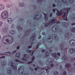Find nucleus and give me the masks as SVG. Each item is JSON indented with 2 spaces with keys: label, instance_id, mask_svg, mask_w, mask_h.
<instances>
[{
  "label": "nucleus",
  "instance_id": "1",
  "mask_svg": "<svg viewBox=\"0 0 75 75\" xmlns=\"http://www.w3.org/2000/svg\"><path fill=\"white\" fill-rule=\"evenodd\" d=\"M53 63H54V59L52 58L49 59L47 62L46 64L47 66H50V67H47L46 68L45 67H44L41 69H44L47 72V71H48L50 68H51V67L52 68V67H53L54 66Z\"/></svg>",
  "mask_w": 75,
  "mask_h": 75
},
{
  "label": "nucleus",
  "instance_id": "2",
  "mask_svg": "<svg viewBox=\"0 0 75 75\" xmlns=\"http://www.w3.org/2000/svg\"><path fill=\"white\" fill-rule=\"evenodd\" d=\"M13 41V38L10 35H8L4 37L2 39V41L3 43L5 44H7V42L8 44L11 43Z\"/></svg>",
  "mask_w": 75,
  "mask_h": 75
},
{
  "label": "nucleus",
  "instance_id": "3",
  "mask_svg": "<svg viewBox=\"0 0 75 75\" xmlns=\"http://www.w3.org/2000/svg\"><path fill=\"white\" fill-rule=\"evenodd\" d=\"M9 65L11 66V68H9L8 70V74H11V69H14L15 71H16L17 69V66L16 64H14L12 62H11L9 64Z\"/></svg>",
  "mask_w": 75,
  "mask_h": 75
},
{
  "label": "nucleus",
  "instance_id": "4",
  "mask_svg": "<svg viewBox=\"0 0 75 75\" xmlns=\"http://www.w3.org/2000/svg\"><path fill=\"white\" fill-rule=\"evenodd\" d=\"M71 9V7L67 8H65L64 10L66 11V12H65L63 15L62 16V17L64 20H67V16H68V11Z\"/></svg>",
  "mask_w": 75,
  "mask_h": 75
},
{
  "label": "nucleus",
  "instance_id": "5",
  "mask_svg": "<svg viewBox=\"0 0 75 75\" xmlns=\"http://www.w3.org/2000/svg\"><path fill=\"white\" fill-rule=\"evenodd\" d=\"M53 39H54L56 41L58 40L59 39L58 38H57V35L55 34H53L52 35V37H51V35L49 37L48 40L50 41L49 42H52Z\"/></svg>",
  "mask_w": 75,
  "mask_h": 75
},
{
  "label": "nucleus",
  "instance_id": "6",
  "mask_svg": "<svg viewBox=\"0 0 75 75\" xmlns=\"http://www.w3.org/2000/svg\"><path fill=\"white\" fill-rule=\"evenodd\" d=\"M1 17L3 19H6L8 17V12L4 11L2 12L1 15Z\"/></svg>",
  "mask_w": 75,
  "mask_h": 75
},
{
  "label": "nucleus",
  "instance_id": "7",
  "mask_svg": "<svg viewBox=\"0 0 75 75\" xmlns=\"http://www.w3.org/2000/svg\"><path fill=\"white\" fill-rule=\"evenodd\" d=\"M53 11L54 13H55V11L57 10V15L58 16H61L62 14V11H59L57 9H53Z\"/></svg>",
  "mask_w": 75,
  "mask_h": 75
},
{
  "label": "nucleus",
  "instance_id": "8",
  "mask_svg": "<svg viewBox=\"0 0 75 75\" xmlns=\"http://www.w3.org/2000/svg\"><path fill=\"white\" fill-rule=\"evenodd\" d=\"M52 55L53 57H54L55 58H58V55L59 57L61 54L59 53H58L57 54V53H52Z\"/></svg>",
  "mask_w": 75,
  "mask_h": 75
},
{
  "label": "nucleus",
  "instance_id": "9",
  "mask_svg": "<svg viewBox=\"0 0 75 75\" xmlns=\"http://www.w3.org/2000/svg\"><path fill=\"white\" fill-rule=\"evenodd\" d=\"M55 21V19H52L49 23H45V26H46V27H47V26H49L50 25H52V24H53V22H54Z\"/></svg>",
  "mask_w": 75,
  "mask_h": 75
},
{
  "label": "nucleus",
  "instance_id": "10",
  "mask_svg": "<svg viewBox=\"0 0 75 75\" xmlns=\"http://www.w3.org/2000/svg\"><path fill=\"white\" fill-rule=\"evenodd\" d=\"M69 44L71 45H75V40H71L69 41Z\"/></svg>",
  "mask_w": 75,
  "mask_h": 75
},
{
  "label": "nucleus",
  "instance_id": "11",
  "mask_svg": "<svg viewBox=\"0 0 75 75\" xmlns=\"http://www.w3.org/2000/svg\"><path fill=\"white\" fill-rule=\"evenodd\" d=\"M7 21L8 23L10 24L13 23V20L11 18H8L7 20Z\"/></svg>",
  "mask_w": 75,
  "mask_h": 75
},
{
  "label": "nucleus",
  "instance_id": "12",
  "mask_svg": "<svg viewBox=\"0 0 75 75\" xmlns=\"http://www.w3.org/2000/svg\"><path fill=\"white\" fill-rule=\"evenodd\" d=\"M35 34L34 33L33 35L31 37V38L30 40V41L31 42L32 41H34V40L35 39Z\"/></svg>",
  "mask_w": 75,
  "mask_h": 75
},
{
  "label": "nucleus",
  "instance_id": "13",
  "mask_svg": "<svg viewBox=\"0 0 75 75\" xmlns=\"http://www.w3.org/2000/svg\"><path fill=\"white\" fill-rule=\"evenodd\" d=\"M69 51L70 53H72V52H75V48H70L69 50Z\"/></svg>",
  "mask_w": 75,
  "mask_h": 75
},
{
  "label": "nucleus",
  "instance_id": "14",
  "mask_svg": "<svg viewBox=\"0 0 75 75\" xmlns=\"http://www.w3.org/2000/svg\"><path fill=\"white\" fill-rule=\"evenodd\" d=\"M7 30H8V29H7V28L6 27L3 28H2V31L3 33H4L7 32Z\"/></svg>",
  "mask_w": 75,
  "mask_h": 75
},
{
  "label": "nucleus",
  "instance_id": "15",
  "mask_svg": "<svg viewBox=\"0 0 75 75\" xmlns=\"http://www.w3.org/2000/svg\"><path fill=\"white\" fill-rule=\"evenodd\" d=\"M4 9V6L2 4H0V10H3Z\"/></svg>",
  "mask_w": 75,
  "mask_h": 75
},
{
  "label": "nucleus",
  "instance_id": "16",
  "mask_svg": "<svg viewBox=\"0 0 75 75\" xmlns=\"http://www.w3.org/2000/svg\"><path fill=\"white\" fill-rule=\"evenodd\" d=\"M71 67V65L69 63H67L65 65V67L67 68H70Z\"/></svg>",
  "mask_w": 75,
  "mask_h": 75
},
{
  "label": "nucleus",
  "instance_id": "17",
  "mask_svg": "<svg viewBox=\"0 0 75 75\" xmlns=\"http://www.w3.org/2000/svg\"><path fill=\"white\" fill-rule=\"evenodd\" d=\"M52 30H53L54 32H56L57 31V28L55 27V26H53L52 28Z\"/></svg>",
  "mask_w": 75,
  "mask_h": 75
},
{
  "label": "nucleus",
  "instance_id": "18",
  "mask_svg": "<svg viewBox=\"0 0 75 75\" xmlns=\"http://www.w3.org/2000/svg\"><path fill=\"white\" fill-rule=\"evenodd\" d=\"M19 6L21 7H24V3L23 2H20L19 4Z\"/></svg>",
  "mask_w": 75,
  "mask_h": 75
},
{
  "label": "nucleus",
  "instance_id": "19",
  "mask_svg": "<svg viewBox=\"0 0 75 75\" xmlns=\"http://www.w3.org/2000/svg\"><path fill=\"white\" fill-rule=\"evenodd\" d=\"M16 57H17L18 59V58H20V53H18L16 54Z\"/></svg>",
  "mask_w": 75,
  "mask_h": 75
},
{
  "label": "nucleus",
  "instance_id": "20",
  "mask_svg": "<svg viewBox=\"0 0 75 75\" xmlns=\"http://www.w3.org/2000/svg\"><path fill=\"white\" fill-rule=\"evenodd\" d=\"M43 14L45 16V20L46 21H47L48 20V18L47 17V14H46L45 13H44Z\"/></svg>",
  "mask_w": 75,
  "mask_h": 75
},
{
  "label": "nucleus",
  "instance_id": "21",
  "mask_svg": "<svg viewBox=\"0 0 75 75\" xmlns=\"http://www.w3.org/2000/svg\"><path fill=\"white\" fill-rule=\"evenodd\" d=\"M62 59H63L64 61H67L68 60V58L65 56H64L62 57Z\"/></svg>",
  "mask_w": 75,
  "mask_h": 75
},
{
  "label": "nucleus",
  "instance_id": "22",
  "mask_svg": "<svg viewBox=\"0 0 75 75\" xmlns=\"http://www.w3.org/2000/svg\"><path fill=\"white\" fill-rule=\"evenodd\" d=\"M63 26H66V27H68V23H67L64 22L63 23Z\"/></svg>",
  "mask_w": 75,
  "mask_h": 75
},
{
  "label": "nucleus",
  "instance_id": "23",
  "mask_svg": "<svg viewBox=\"0 0 75 75\" xmlns=\"http://www.w3.org/2000/svg\"><path fill=\"white\" fill-rule=\"evenodd\" d=\"M15 61H16V62H18V63H21V64H24V62L22 61H19L18 60H17V59L15 60Z\"/></svg>",
  "mask_w": 75,
  "mask_h": 75
},
{
  "label": "nucleus",
  "instance_id": "24",
  "mask_svg": "<svg viewBox=\"0 0 75 75\" xmlns=\"http://www.w3.org/2000/svg\"><path fill=\"white\" fill-rule=\"evenodd\" d=\"M50 55V53L48 52H47L46 53V54L45 55V57L46 58H47V57H48V56Z\"/></svg>",
  "mask_w": 75,
  "mask_h": 75
},
{
  "label": "nucleus",
  "instance_id": "25",
  "mask_svg": "<svg viewBox=\"0 0 75 75\" xmlns=\"http://www.w3.org/2000/svg\"><path fill=\"white\" fill-rule=\"evenodd\" d=\"M71 31L72 32H75V28L73 27L71 29Z\"/></svg>",
  "mask_w": 75,
  "mask_h": 75
},
{
  "label": "nucleus",
  "instance_id": "26",
  "mask_svg": "<svg viewBox=\"0 0 75 75\" xmlns=\"http://www.w3.org/2000/svg\"><path fill=\"white\" fill-rule=\"evenodd\" d=\"M62 3H63V4H67V1H66V0H63L62 1Z\"/></svg>",
  "mask_w": 75,
  "mask_h": 75
},
{
  "label": "nucleus",
  "instance_id": "27",
  "mask_svg": "<svg viewBox=\"0 0 75 75\" xmlns=\"http://www.w3.org/2000/svg\"><path fill=\"white\" fill-rule=\"evenodd\" d=\"M69 35V34L67 33L65 35L66 38H68V37Z\"/></svg>",
  "mask_w": 75,
  "mask_h": 75
},
{
  "label": "nucleus",
  "instance_id": "28",
  "mask_svg": "<svg viewBox=\"0 0 75 75\" xmlns=\"http://www.w3.org/2000/svg\"><path fill=\"white\" fill-rule=\"evenodd\" d=\"M17 28L18 30H23V28H21L20 26H18L17 27Z\"/></svg>",
  "mask_w": 75,
  "mask_h": 75
},
{
  "label": "nucleus",
  "instance_id": "29",
  "mask_svg": "<svg viewBox=\"0 0 75 75\" xmlns=\"http://www.w3.org/2000/svg\"><path fill=\"white\" fill-rule=\"evenodd\" d=\"M54 75H59V73L57 71H55L54 73Z\"/></svg>",
  "mask_w": 75,
  "mask_h": 75
},
{
  "label": "nucleus",
  "instance_id": "30",
  "mask_svg": "<svg viewBox=\"0 0 75 75\" xmlns=\"http://www.w3.org/2000/svg\"><path fill=\"white\" fill-rule=\"evenodd\" d=\"M14 32L13 30H11L10 31V34H14Z\"/></svg>",
  "mask_w": 75,
  "mask_h": 75
},
{
  "label": "nucleus",
  "instance_id": "31",
  "mask_svg": "<svg viewBox=\"0 0 75 75\" xmlns=\"http://www.w3.org/2000/svg\"><path fill=\"white\" fill-rule=\"evenodd\" d=\"M6 7H8V8H9L11 7V5L9 4H6Z\"/></svg>",
  "mask_w": 75,
  "mask_h": 75
},
{
  "label": "nucleus",
  "instance_id": "32",
  "mask_svg": "<svg viewBox=\"0 0 75 75\" xmlns=\"http://www.w3.org/2000/svg\"><path fill=\"white\" fill-rule=\"evenodd\" d=\"M3 24V22L2 21L0 22V27H1L2 26V24Z\"/></svg>",
  "mask_w": 75,
  "mask_h": 75
},
{
  "label": "nucleus",
  "instance_id": "33",
  "mask_svg": "<svg viewBox=\"0 0 75 75\" xmlns=\"http://www.w3.org/2000/svg\"><path fill=\"white\" fill-rule=\"evenodd\" d=\"M34 59H35V57L34 56H33L32 58V61L33 62Z\"/></svg>",
  "mask_w": 75,
  "mask_h": 75
},
{
  "label": "nucleus",
  "instance_id": "34",
  "mask_svg": "<svg viewBox=\"0 0 75 75\" xmlns=\"http://www.w3.org/2000/svg\"><path fill=\"white\" fill-rule=\"evenodd\" d=\"M64 44H62L61 45V47H60L61 49H62L63 48V47H64Z\"/></svg>",
  "mask_w": 75,
  "mask_h": 75
},
{
  "label": "nucleus",
  "instance_id": "35",
  "mask_svg": "<svg viewBox=\"0 0 75 75\" xmlns=\"http://www.w3.org/2000/svg\"><path fill=\"white\" fill-rule=\"evenodd\" d=\"M26 52H28V53H31V50H28Z\"/></svg>",
  "mask_w": 75,
  "mask_h": 75
},
{
  "label": "nucleus",
  "instance_id": "36",
  "mask_svg": "<svg viewBox=\"0 0 75 75\" xmlns=\"http://www.w3.org/2000/svg\"><path fill=\"white\" fill-rule=\"evenodd\" d=\"M62 75H67V72L66 71H64Z\"/></svg>",
  "mask_w": 75,
  "mask_h": 75
},
{
  "label": "nucleus",
  "instance_id": "37",
  "mask_svg": "<svg viewBox=\"0 0 75 75\" xmlns=\"http://www.w3.org/2000/svg\"><path fill=\"white\" fill-rule=\"evenodd\" d=\"M22 59H23L24 61H27V59H25L24 58H22Z\"/></svg>",
  "mask_w": 75,
  "mask_h": 75
},
{
  "label": "nucleus",
  "instance_id": "38",
  "mask_svg": "<svg viewBox=\"0 0 75 75\" xmlns=\"http://www.w3.org/2000/svg\"><path fill=\"white\" fill-rule=\"evenodd\" d=\"M37 0V2L38 3H40V2H41V1H42V0Z\"/></svg>",
  "mask_w": 75,
  "mask_h": 75
},
{
  "label": "nucleus",
  "instance_id": "39",
  "mask_svg": "<svg viewBox=\"0 0 75 75\" xmlns=\"http://www.w3.org/2000/svg\"><path fill=\"white\" fill-rule=\"evenodd\" d=\"M70 3H72L74 2V0H70Z\"/></svg>",
  "mask_w": 75,
  "mask_h": 75
},
{
  "label": "nucleus",
  "instance_id": "40",
  "mask_svg": "<svg viewBox=\"0 0 75 75\" xmlns=\"http://www.w3.org/2000/svg\"><path fill=\"white\" fill-rule=\"evenodd\" d=\"M56 65L55 66H56L57 67V66H58V65H59V64L58 63V62H56Z\"/></svg>",
  "mask_w": 75,
  "mask_h": 75
},
{
  "label": "nucleus",
  "instance_id": "41",
  "mask_svg": "<svg viewBox=\"0 0 75 75\" xmlns=\"http://www.w3.org/2000/svg\"><path fill=\"white\" fill-rule=\"evenodd\" d=\"M14 24H12L11 26V28H12L14 27Z\"/></svg>",
  "mask_w": 75,
  "mask_h": 75
},
{
  "label": "nucleus",
  "instance_id": "42",
  "mask_svg": "<svg viewBox=\"0 0 75 75\" xmlns=\"http://www.w3.org/2000/svg\"><path fill=\"white\" fill-rule=\"evenodd\" d=\"M42 35H45V33L43 32L42 33Z\"/></svg>",
  "mask_w": 75,
  "mask_h": 75
},
{
  "label": "nucleus",
  "instance_id": "43",
  "mask_svg": "<svg viewBox=\"0 0 75 75\" xmlns=\"http://www.w3.org/2000/svg\"><path fill=\"white\" fill-rule=\"evenodd\" d=\"M38 16H36V15L35 16V18H34L35 20V19H36V18H37V17H38Z\"/></svg>",
  "mask_w": 75,
  "mask_h": 75
},
{
  "label": "nucleus",
  "instance_id": "44",
  "mask_svg": "<svg viewBox=\"0 0 75 75\" xmlns=\"http://www.w3.org/2000/svg\"><path fill=\"white\" fill-rule=\"evenodd\" d=\"M34 51H35V50H33V52L32 53V55H31V56H32V55H33V54H34Z\"/></svg>",
  "mask_w": 75,
  "mask_h": 75
},
{
  "label": "nucleus",
  "instance_id": "45",
  "mask_svg": "<svg viewBox=\"0 0 75 75\" xmlns=\"http://www.w3.org/2000/svg\"><path fill=\"white\" fill-rule=\"evenodd\" d=\"M4 58H5V56H2L0 58V59Z\"/></svg>",
  "mask_w": 75,
  "mask_h": 75
},
{
  "label": "nucleus",
  "instance_id": "46",
  "mask_svg": "<svg viewBox=\"0 0 75 75\" xmlns=\"http://www.w3.org/2000/svg\"><path fill=\"white\" fill-rule=\"evenodd\" d=\"M38 46H39V44L37 45V46H36V48L37 49L38 48Z\"/></svg>",
  "mask_w": 75,
  "mask_h": 75
},
{
  "label": "nucleus",
  "instance_id": "47",
  "mask_svg": "<svg viewBox=\"0 0 75 75\" xmlns=\"http://www.w3.org/2000/svg\"><path fill=\"white\" fill-rule=\"evenodd\" d=\"M60 22L59 21L57 22L56 24H60Z\"/></svg>",
  "mask_w": 75,
  "mask_h": 75
},
{
  "label": "nucleus",
  "instance_id": "48",
  "mask_svg": "<svg viewBox=\"0 0 75 75\" xmlns=\"http://www.w3.org/2000/svg\"><path fill=\"white\" fill-rule=\"evenodd\" d=\"M31 47H32V46H30L28 47V49H30V48H31Z\"/></svg>",
  "mask_w": 75,
  "mask_h": 75
},
{
  "label": "nucleus",
  "instance_id": "49",
  "mask_svg": "<svg viewBox=\"0 0 75 75\" xmlns=\"http://www.w3.org/2000/svg\"><path fill=\"white\" fill-rule=\"evenodd\" d=\"M32 61H31L29 62H28V64H32Z\"/></svg>",
  "mask_w": 75,
  "mask_h": 75
},
{
  "label": "nucleus",
  "instance_id": "50",
  "mask_svg": "<svg viewBox=\"0 0 75 75\" xmlns=\"http://www.w3.org/2000/svg\"><path fill=\"white\" fill-rule=\"evenodd\" d=\"M52 13H51L50 15V17H52Z\"/></svg>",
  "mask_w": 75,
  "mask_h": 75
},
{
  "label": "nucleus",
  "instance_id": "51",
  "mask_svg": "<svg viewBox=\"0 0 75 75\" xmlns=\"http://www.w3.org/2000/svg\"><path fill=\"white\" fill-rule=\"evenodd\" d=\"M60 69H62V66L61 65L60 66Z\"/></svg>",
  "mask_w": 75,
  "mask_h": 75
},
{
  "label": "nucleus",
  "instance_id": "52",
  "mask_svg": "<svg viewBox=\"0 0 75 75\" xmlns=\"http://www.w3.org/2000/svg\"><path fill=\"white\" fill-rule=\"evenodd\" d=\"M25 57H26V54H25L23 55V57H24V58Z\"/></svg>",
  "mask_w": 75,
  "mask_h": 75
},
{
  "label": "nucleus",
  "instance_id": "53",
  "mask_svg": "<svg viewBox=\"0 0 75 75\" xmlns=\"http://www.w3.org/2000/svg\"><path fill=\"white\" fill-rule=\"evenodd\" d=\"M19 48H20V47L19 46L17 47V50H18L19 49Z\"/></svg>",
  "mask_w": 75,
  "mask_h": 75
},
{
  "label": "nucleus",
  "instance_id": "54",
  "mask_svg": "<svg viewBox=\"0 0 75 75\" xmlns=\"http://www.w3.org/2000/svg\"><path fill=\"white\" fill-rule=\"evenodd\" d=\"M3 65H5V62H3Z\"/></svg>",
  "mask_w": 75,
  "mask_h": 75
},
{
  "label": "nucleus",
  "instance_id": "55",
  "mask_svg": "<svg viewBox=\"0 0 75 75\" xmlns=\"http://www.w3.org/2000/svg\"><path fill=\"white\" fill-rule=\"evenodd\" d=\"M11 54V53H10L9 52H7L6 53V54Z\"/></svg>",
  "mask_w": 75,
  "mask_h": 75
},
{
  "label": "nucleus",
  "instance_id": "56",
  "mask_svg": "<svg viewBox=\"0 0 75 75\" xmlns=\"http://www.w3.org/2000/svg\"><path fill=\"white\" fill-rule=\"evenodd\" d=\"M41 38V36H40L39 37V38L40 39V38Z\"/></svg>",
  "mask_w": 75,
  "mask_h": 75
},
{
  "label": "nucleus",
  "instance_id": "57",
  "mask_svg": "<svg viewBox=\"0 0 75 75\" xmlns=\"http://www.w3.org/2000/svg\"><path fill=\"white\" fill-rule=\"evenodd\" d=\"M72 25H75V23H73L72 24Z\"/></svg>",
  "mask_w": 75,
  "mask_h": 75
},
{
  "label": "nucleus",
  "instance_id": "58",
  "mask_svg": "<svg viewBox=\"0 0 75 75\" xmlns=\"http://www.w3.org/2000/svg\"><path fill=\"white\" fill-rule=\"evenodd\" d=\"M40 64H42V61H40Z\"/></svg>",
  "mask_w": 75,
  "mask_h": 75
},
{
  "label": "nucleus",
  "instance_id": "59",
  "mask_svg": "<svg viewBox=\"0 0 75 75\" xmlns=\"http://www.w3.org/2000/svg\"><path fill=\"white\" fill-rule=\"evenodd\" d=\"M55 4H53V7H55Z\"/></svg>",
  "mask_w": 75,
  "mask_h": 75
},
{
  "label": "nucleus",
  "instance_id": "60",
  "mask_svg": "<svg viewBox=\"0 0 75 75\" xmlns=\"http://www.w3.org/2000/svg\"><path fill=\"white\" fill-rule=\"evenodd\" d=\"M35 71H37V68H35Z\"/></svg>",
  "mask_w": 75,
  "mask_h": 75
},
{
  "label": "nucleus",
  "instance_id": "61",
  "mask_svg": "<svg viewBox=\"0 0 75 75\" xmlns=\"http://www.w3.org/2000/svg\"><path fill=\"white\" fill-rule=\"evenodd\" d=\"M42 52H44V51H45V50H42Z\"/></svg>",
  "mask_w": 75,
  "mask_h": 75
},
{
  "label": "nucleus",
  "instance_id": "62",
  "mask_svg": "<svg viewBox=\"0 0 75 75\" xmlns=\"http://www.w3.org/2000/svg\"><path fill=\"white\" fill-rule=\"evenodd\" d=\"M65 51V52H67V48L66 49Z\"/></svg>",
  "mask_w": 75,
  "mask_h": 75
},
{
  "label": "nucleus",
  "instance_id": "63",
  "mask_svg": "<svg viewBox=\"0 0 75 75\" xmlns=\"http://www.w3.org/2000/svg\"><path fill=\"white\" fill-rule=\"evenodd\" d=\"M50 52H52V50H50Z\"/></svg>",
  "mask_w": 75,
  "mask_h": 75
},
{
  "label": "nucleus",
  "instance_id": "64",
  "mask_svg": "<svg viewBox=\"0 0 75 75\" xmlns=\"http://www.w3.org/2000/svg\"><path fill=\"white\" fill-rule=\"evenodd\" d=\"M74 17L73 18L74 19L75 18V15H74Z\"/></svg>",
  "mask_w": 75,
  "mask_h": 75
}]
</instances>
